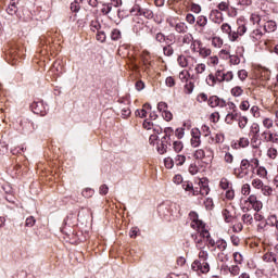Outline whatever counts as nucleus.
<instances>
[{
    "instance_id": "f257e3e1",
    "label": "nucleus",
    "mask_w": 278,
    "mask_h": 278,
    "mask_svg": "<svg viewBox=\"0 0 278 278\" xmlns=\"http://www.w3.org/2000/svg\"><path fill=\"white\" fill-rule=\"evenodd\" d=\"M199 260H195L191 264V269L194 273H202L203 275L210 273V263H207V257H210V253L205 250H201L198 254Z\"/></svg>"
},
{
    "instance_id": "f03ea898",
    "label": "nucleus",
    "mask_w": 278,
    "mask_h": 278,
    "mask_svg": "<svg viewBox=\"0 0 278 278\" xmlns=\"http://www.w3.org/2000/svg\"><path fill=\"white\" fill-rule=\"evenodd\" d=\"M175 210H177V205L168 201L157 207L160 216H164L166 220H170V216H175Z\"/></svg>"
},
{
    "instance_id": "7ed1b4c3",
    "label": "nucleus",
    "mask_w": 278,
    "mask_h": 278,
    "mask_svg": "<svg viewBox=\"0 0 278 278\" xmlns=\"http://www.w3.org/2000/svg\"><path fill=\"white\" fill-rule=\"evenodd\" d=\"M249 168H251V163L249 160L243 159L241 161L240 167L233 169V175H236L237 179H244L247 175H249Z\"/></svg>"
},
{
    "instance_id": "20e7f679",
    "label": "nucleus",
    "mask_w": 278,
    "mask_h": 278,
    "mask_svg": "<svg viewBox=\"0 0 278 278\" xmlns=\"http://www.w3.org/2000/svg\"><path fill=\"white\" fill-rule=\"evenodd\" d=\"M130 12L135 16H144V18H148V21H151V18H153L154 16L153 11H151V9L141 8L138 4H135Z\"/></svg>"
},
{
    "instance_id": "39448f33",
    "label": "nucleus",
    "mask_w": 278,
    "mask_h": 278,
    "mask_svg": "<svg viewBox=\"0 0 278 278\" xmlns=\"http://www.w3.org/2000/svg\"><path fill=\"white\" fill-rule=\"evenodd\" d=\"M195 160H208L212 162L214 159V151L211 148L198 149L193 154Z\"/></svg>"
},
{
    "instance_id": "423d86ee",
    "label": "nucleus",
    "mask_w": 278,
    "mask_h": 278,
    "mask_svg": "<svg viewBox=\"0 0 278 278\" xmlns=\"http://www.w3.org/2000/svg\"><path fill=\"white\" fill-rule=\"evenodd\" d=\"M30 110L34 114H38L39 116H47V105H45L43 101H35L30 104Z\"/></svg>"
},
{
    "instance_id": "0eeeda50",
    "label": "nucleus",
    "mask_w": 278,
    "mask_h": 278,
    "mask_svg": "<svg viewBox=\"0 0 278 278\" xmlns=\"http://www.w3.org/2000/svg\"><path fill=\"white\" fill-rule=\"evenodd\" d=\"M20 127H22V134H31L33 131H36V129H38V126L29 119L21 121Z\"/></svg>"
},
{
    "instance_id": "6e6552de",
    "label": "nucleus",
    "mask_w": 278,
    "mask_h": 278,
    "mask_svg": "<svg viewBox=\"0 0 278 278\" xmlns=\"http://www.w3.org/2000/svg\"><path fill=\"white\" fill-rule=\"evenodd\" d=\"M263 142H270L271 144H278V135L270 130H264L261 134Z\"/></svg>"
},
{
    "instance_id": "1a4fd4ad",
    "label": "nucleus",
    "mask_w": 278,
    "mask_h": 278,
    "mask_svg": "<svg viewBox=\"0 0 278 278\" xmlns=\"http://www.w3.org/2000/svg\"><path fill=\"white\" fill-rule=\"evenodd\" d=\"M191 147L193 149H197L198 147H201V130L199 128H193L191 130Z\"/></svg>"
},
{
    "instance_id": "9d476101",
    "label": "nucleus",
    "mask_w": 278,
    "mask_h": 278,
    "mask_svg": "<svg viewBox=\"0 0 278 278\" xmlns=\"http://www.w3.org/2000/svg\"><path fill=\"white\" fill-rule=\"evenodd\" d=\"M207 80L211 81V84L208 83L210 86H215L217 81L219 84H223V81H225V73L218 70L215 73V76L213 74H210Z\"/></svg>"
},
{
    "instance_id": "9b49d317",
    "label": "nucleus",
    "mask_w": 278,
    "mask_h": 278,
    "mask_svg": "<svg viewBox=\"0 0 278 278\" xmlns=\"http://www.w3.org/2000/svg\"><path fill=\"white\" fill-rule=\"evenodd\" d=\"M210 108H227V101L218 98V96H212L208 98Z\"/></svg>"
},
{
    "instance_id": "f8f14e48",
    "label": "nucleus",
    "mask_w": 278,
    "mask_h": 278,
    "mask_svg": "<svg viewBox=\"0 0 278 278\" xmlns=\"http://www.w3.org/2000/svg\"><path fill=\"white\" fill-rule=\"evenodd\" d=\"M189 218L191 220V227L192 229L201 228L204 227L203 220L199 219V214L194 211H191L189 213Z\"/></svg>"
},
{
    "instance_id": "ddd939ff",
    "label": "nucleus",
    "mask_w": 278,
    "mask_h": 278,
    "mask_svg": "<svg viewBox=\"0 0 278 278\" xmlns=\"http://www.w3.org/2000/svg\"><path fill=\"white\" fill-rule=\"evenodd\" d=\"M210 247H216L220 253H225L227 251V241L225 239H218L215 241L214 239H208Z\"/></svg>"
},
{
    "instance_id": "4468645a",
    "label": "nucleus",
    "mask_w": 278,
    "mask_h": 278,
    "mask_svg": "<svg viewBox=\"0 0 278 278\" xmlns=\"http://www.w3.org/2000/svg\"><path fill=\"white\" fill-rule=\"evenodd\" d=\"M168 146H170V140H168V137L163 136L161 143L157 144V153H160V155H164L168 150Z\"/></svg>"
},
{
    "instance_id": "2eb2a0df",
    "label": "nucleus",
    "mask_w": 278,
    "mask_h": 278,
    "mask_svg": "<svg viewBox=\"0 0 278 278\" xmlns=\"http://www.w3.org/2000/svg\"><path fill=\"white\" fill-rule=\"evenodd\" d=\"M276 252H267L264 254V262H274V264L278 265V244L275 247Z\"/></svg>"
},
{
    "instance_id": "dca6fc26",
    "label": "nucleus",
    "mask_w": 278,
    "mask_h": 278,
    "mask_svg": "<svg viewBox=\"0 0 278 278\" xmlns=\"http://www.w3.org/2000/svg\"><path fill=\"white\" fill-rule=\"evenodd\" d=\"M7 13L10 16H16L17 18H21V14H18V7H16V2L14 0H11L7 8Z\"/></svg>"
},
{
    "instance_id": "f3484780",
    "label": "nucleus",
    "mask_w": 278,
    "mask_h": 278,
    "mask_svg": "<svg viewBox=\"0 0 278 278\" xmlns=\"http://www.w3.org/2000/svg\"><path fill=\"white\" fill-rule=\"evenodd\" d=\"M263 28L266 34H273V31H277V22L273 20L266 21Z\"/></svg>"
},
{
    "instance_id": "a211bd4d",
    "label": "nucleus",
    "mask_w": 278,
    "mask_h": 278,
    "mask_svg": "<svg viewBox=\"0 0 278 278\" xmlns=\"http://www.w3.org/2000/svg\"><path fill=\"white\" fill-rule=\"evenodd\" d=\"M210 18L213 23L220 25V23H223V13H220L218 11H212Z\"/></svg>"
},
{
    "instance_id": "6ab92c4d",
    "label": "nucleus",
    "mask_w": 278,
    "mask_h": 278,
    "mask_svg": "<svg viewBox=\"0 0 278 278\" xmlns=\"http://www.w3.org/2000/svg\"><path fill=\"white\" fill-rule=\"evenodd\" d=\"M195 229H198L200 237L205 238L208 243H210V240H213L212 236L210 235V231L207 229H205V224L203 227L195 228Z\"/></svg>"
},
{
    "instance_id": "aec40b11",
    "label": "nucleus",
    "mask_w": 278,
    "mask_h": 278,
    "mask_svg": "<svg viewBox=\"0 0 278 278\" xmlns=\"http://www.w3.org/2000/svg\"><path fill=\"white\" fill-rule=\"evenodd\" d=\"M240 113H228L225 118L227 125H233V121H238Z\"/></svg>"
},
{
    "instance_id": "412c9836",
    "label": "nucleus",
    "mask_w": 278,
    "mask_h": 278,
    "mask_svg": "<svg viewBox=\"0 0 278 278\" xmlns=\"http://www.w3.org/2000/svg\"><path fill=\"white\" fill-rule=\"evenodd\" d=\"M199 186H200V194L202 197L210 194V186H207V182H203V180H200Z\"/></svg>"
},
{
    "instance_id": "4be33fe9",
    "label": "nucleus",
    "mask_w": 278,
    "mask_h": 278,
    "mask_svg": "<svg viewBox=\"0 0 278 278\" xmlns=\"http://www.w3.org/2000/svg\"><path fill=\"white\" fill-rule=\"evenodd\" d=\"M175 31H177V34H186V31H188V25L184 22H179L175 25Z\"/></svg>"
},
{
    "instance_id": "5701e85b",
    "label": "nucleus",
    "mask_w": 278,
    "mask_h": 278,
    "mask_svg": "<svg viewBox=\"0 0 278 278\" xmlns=\"http://www.w3.org/2000/svg\"><path fill=\"white\" fill-rule=\"evenodd\" d=\"M262 36H264V33H262V29L256 28L254 29L251 34H250V38H252V40H262Z\"/></svg>"
},
{
    "instance_id": "b1692460",
    "label": "nucleus",
    "mask_w": 278,
    "mask_h": 278,
    "mask_svg": "<svg viewBox=\"0 0 278 278\" xmlns=\"http://www.w3.org/2000/svg\"><path fill=\"white\" fill-rule=\"evenodd\" d=\"M123 38V34L121 33V29L115 28L111 31V40L118 41Z\"/></svg>"
},
{
    "instance_id": "393cba45",
    "label": "nucleus",
    "mask_w": 278,
    "mask_h": 278,
    "mask_svg": "<svg viewBox=\"0 0 278 278\" xmlns=\"http://www.w3.org/2000/svg\"><path fill=\"white\" fill-rule=\"evenodd\" d=\"M238 123H239V128L240 129H244V127H247V125H249V117L247 116H242L239 113V117L237 118Z\"/></svg>"
},
{
    "instance_id": "a878e982",
    "label": "nucleus",
    "mask_w": 278,
    "mask_h": 278,
    "mask_svg": "<svg viewBox=\"0 0 278 278\" xmlns=\"http://www.w3.org/2000/svg\"><path fill=\"white\" fill-rule=\"evenodd\" d=\"M250 134L253 135V138H255V140H257V136H260V124L253 123L250 128Z\"/></svg>"
},
{
    "instance_id": "bb28decb",
    "label": "nucleus",
    "mask_w": 278,
    "mask_h": 278,
    "mask_svg": "<svg viewBox=\"0 0 278 278\" xmlns=\"http://www.w3.org/2000/svg\"><path fill=\"white\" fill-rule=\"evenodd\" d=\"M245 149V147H249V138H240L238 143H235V149Z\"/></svg>"
},
{
    "instance_id": "cd10ccee",
    "label": "nucleus",
    "mask_w": 278,
    "mask_h": 278,
    "mask_svg": "<svg viewBox=\"0 0 278 278\" xmlns=\"http://www.w3.org/2000/svg\"><path fill=\"white\" fill-rule=\"evenodd\" d=\"M232 97H242L244 94V89L240 86H236L230 90Z\"/></svg>"
},
{
    "instance_id": "c85d7f7f",
    "label": "nucleus",
    "mask_w": 278,
    "mask_h": 278,
    "mask_svg": "<svg viewBox=\"0 0 278 278\" xmlns=\"http://www.w3.org/2000/svg\"><path fill=\"white\" fill-rule=\"evenodd\" d=\"M198 53L201 58H208V55H212V50L202 46V48L198 50Z\"/></svg>"
},
{
    "instance_id": "c756f323",
    "label": "nucleus",
    "mask_w": 278,
    "mask_h": 278,
    "mask_svg": "<svg viewBox=\"0 0 278 278\" xmlns=\"http://www.w3.org/2000/svg\"><path fill=\"white\" fill-rule=\"evenodd\" d=\"M122 118H129L131 116V109L129 106H124L121 110Z\"/></svg>"
},
{
    "instance_id": "7c9ffc66",
    "label": "nucleus",
    "mask_w": 278,
    "mask_h": 278,
    "mask_svg": "<svg viewBox=\"0 0 278 278\" xmlns=\"http://www.w3.org/2000/svg\"><path fill=\"white\" fill-rule=\"evenodd\" d=\"M173 149H174L175 153H181V151H184V142L174 141L173 142Z\"/></svg>"
},
{
    "instance_id": "2f4dec72",
    "label": "nucleus",
    "mask_w": 278,
    "mask_h": 278,
    "mask_svg": "<svg viewBox=\"0 0 278 278\" xmlns=\"http://www.w3.org/2000/svg\"><path fill=\"white\" fill-rule=\"evenodd\" d=\"M110 12H112V3H103L102 9H101V13L104 16H108V14H110Z\"/></svg>"
},
{
    "instance_id": "473e14b6",
    "label": "nucleus",
    "mask_w": 278,
    "mask_h": 278,
    "mask_svg": "<svg viewBox=\"0 0 278 278\" xmlns=\"http://www.w3.org/2000/svg\"><path fill=\"white\" fill-rule=\"evenodd\" d=\"M189 77H190V72H188V71H186V70H184V71H181V72L179 73V79H180V81H182V84H184V83L187 84Z\"/></svg>"
},
{
    "instance_id": "72a5a7b5",
    "label": "nucleus",
    "mask_w": 278,
    "mask_h": 278,
    "mask_svg": "<svg viewBox=\"0 0 278 278\" xmlns=\"http://www.w3.org/2000/svg\"><path fill=\"white\" fill-rule=\"evenodd\" d=\"M197 25L199 27H205L207 25V17L205 15H200L197 18Z\"/></svg>"
},
{
    "instance_id": "f704fd0d",
    "label": "nucleus",
    "mask_w": 278,
    "mask_h": 278,
    "mask_svg": "<svg viewBox=\"0 0 278 278\" xmlns=\"http://www.w3.org/2000/svg\"><path fill=\"white\" fill-rule=\"evenodd\" d=\"M163 53L167 58H170V55H173V53H175V50L173 49V46L166 45L165 47H163Z\"/></svg>"
},
{
    "instance_id": "c9c22d12",
    "label": "nucleus",
    "mask_w": 278,
    "mask_h": 278,
    "mask_svg": "<svg viewBox=\"0 0 278 278\" xmlns=\"http://www.w3.org/2000/svg\"><path fill=\"white\" fill-rule=\"evenodd\" d=\"M177 62L179 66H181V68H186L188 66V58H186L185 55H179Z\"/></svg>"
},
{
    "instance_id": "e433bc0d",
    "label": "nucleus",
    "mask_w": 278,
    "mask_h": 278,
    "mask_svg": "<svg viewBox=\"0 0 278 278\" xmlns=\"http://www.w3.org/2000/svg\"><path fill=\"white\" fill-rule=\"evenodd\" d=\"M176 40H177V37L175 36V34H169V35L165 36V42H166V45H170V47H173V45H175Z\"/></svg>"
},
{
    "instance_id": "4c0bfd02",
    "label": "nucleus",
    "mask_w": 278,
    "mask_h": 278,
    "mask_svg": "<svg viewBox=\"0 0 278 278\" xmlns=\"http://www.w3.org/2000/svg\"><path fill=\"white\" fill-rule=\"evenodd\" d=\"M90 27H91V30L99 31V29H101V23L99 22V20H92L90 22Z\"/></svg>"
},
{
    "instance_id": "58836bf2",
    "label": "nucleus",
    "mask_w": 278,
    "mask_h": 278,
    "mask_svg": "<svg viewBox=\"0 0 278 278\" xmlns=\"http://www.w3.org/2000/svg\"><path fill=\"white\" fill-rule=\"evenodd\" d=\"M193 40L194 37L192 36V34L188 33L182 37V45H190V42H193Z\"/></svg>"
},
{
    "instance_id": "ea45409f",
    "label": "nucleus",
    "mask_w": 278,
    "mask_h": 278,
    "mask_svg": "<svg viewBox=\"0 0 278 278\" xmlns=\"http://www.w3.org/2000/svg\"><path fill=\"white\" fill-rule=\"evenodd\" d=\"M252 186L257 190H262V188L264 187V182L260 178H255L252 180Z\"/></svg>"
},
{
    "instance_id": "a19ab883",
    "label": "nucleus",
    "mask_w": 278,
    "mask_h": 278,
    "mask_svg": "<svg viewBox=\"0 0 278 278\" xmlns=\"http://www.w3.org/2000/svg\"><path fill=\"white\" fill-rule=\"evenodd\" d=\"M192 239L195 242L197 249L201 251V249H203V239L199 238L197 235H192Z\"/></svg>"
},
{
    "instance_id": "79ce46f5",
    "label": "nucleus",
    "mask_w": 278,
    "mask_h": 278,
    "mask_svg": "<svg viewBox=\"0 0 278 278\" xmlns=\"http://www.w3.org/2000/svg\"><path fill=\"white\" fill-rule=\"evenodd\" d=\"M175 162L177 166H184V164H186V155L178 154L175 157Z\"/></svg>"
},
{
    "instance_id": "37998d69",
    "label": "nucleus",
    "mask_w": 278,
    "mask_h": 278,
    "mask_svg": "<svg viewBox=\"0 0 278 278\" xmlns=\"http://www.w3.org/2000/svg\"><path fill=\"white\" fill-rule=\"evenodd\" d=\"M222 214H223V217L225 219V223H230L231 222L232 216H231V212H229V210H227V208L223 210Z\"/></svg>"
},
{
    "instance_id": "c03bdc74",
    "label": "nucleus",
    "mask_w": 278,
    "mask_h": 278,
    "mask_svg": "<svg viewBox=\"0 0 278 278\" xmlns=\"http://www.w3.org/2000/svg\"><path fill=\"white\" fill-rule=\"evenodd\" d=\"M229 180L227 178H222L219 181V188H222V190H229Z\"/></svg>"
},
{
    "instance_id": "a18cd8bd",
    "label": "nucleus",
    "mask_w": 278,
    "mask_h": 278,
    "mask_svg": "<svg viewBox=\"0 0 278 278\" xmlns=\"http://www.w3.org/2000/svg\"><path fill=\"white\" fill-rule=\"evenodd\" d=\"M242 220L247 225H253V215H251V214H243L242 215Z\"/></svg>"
},
{
    "instance_id": "49530a36",
    "label": "nucleus",
    "mask_w": 278,
    "mask_h": 278,
    "mask_svg": "<svg viewBox=\"0 0 278 278\" xmlns=\"http://www.w3.org/2000/svg\"><path fill=\"white\" fill-rule=\"evenodd\" d=\"M96 38L99 42H105L108 36L105 35V31H103V30L99 31L98 30V34L96 35Z\"/></svg>"
},
{
    "instance_id": "de8ad7c7",
    "label": "nucleus",
    "mask_w": 278,
    "mask_h": 278,
    "mask_svg": "<svg viewBox=\"0 0 278 278\" xmlns=\"http://www.w3.org/2000/svg\"><path fill=\"white\" fill-rule=\"evenodd\" d=\"M251 22L253 23V25H260V23H262V16H260L258 14L253 13L250 17Z\"/></svg>"
},
{
    "instance_id": "09e8293b",
    "label": "nucleus",
    "mask_w": 278,
    "mask_h": 278,
    "mask_svg": "<svg viewBox=\"0 0 278 278\" xmlns=\"http://www.w3.org/2000/svg\"><path fill=\"white\" fill-rule=\"evenodd\" d=\"M81 194L85 199H90V197L94 194V190L86 188L85 190H83Z\"/></svg>"
},
{
    "instance_id": "8fccbe9b",
    "label": "nucleus",
    "mask_w": 278,
    "mask_h": 278,
    "mask_svg": "<svg viewBox=\"0 0 278 278\" xmlns=\"http://www.w3.org/2000/svg\"><path fill=\"white\" fill-rule=\"evenodd\" d=\"M36 225V217L29 216L26 218L25 227H34Z\"/></svg>"
},
{
    "instance_id": "3c124183",
    "label": "nucleus",
    "mask_w": 278,
    "mask_h": 278,
    "mask_svg": "<svg viewBox=\"0 0 278 278\" xmlns=\"http://www.w3.org/2000/svg\"><path fill=\"white\" fill-rule=\"evenodd\" d=\"M263 127H265V129H273V119L268 117L264 118Z\"/></svg>"
},
{
    "instance_id": "603ef678",
    "label": "nucleus",
    "mask_w": 278,
    "mask_h": 278,
    "mask_svg": "<svg viewBox=\"0 0 278 278\" xmlns=\"http://www.w3.org/2000/svg\"><path fill=\"white\" fill-rule=\"evenodd\" d=\"M220 29L224 34L231 36V26L229 24H227V23L223 24Z\"/></svg>"
},
{
    "instance_id": "864d4df0",
    "label": "nucleus",
    "mask_w": 278,
    "mask_h": 278,
    "mask_svg": "<svg viewBox=\"0 0 278 278\" xmlns=\"http://www.w3.org/2000/svg\"><path fill=\"white\" fill-rule=\"evenodd\" d=\"M162 117L164 118V121H166L167 123L173 121V113H170V111H163L162 113Z\"/></svg>"
},
{
    "instance_id": "5fc2aeb1",
    "label": "nucleus",
    "mask_w": 278,
    "mask_h": 278,
    "mask_svg": "<svg viewBox=\"0 0 278 278\" xmlns=\"http://www.w3.org/2000/svg\"><path fill=\"white\" fill-rule=\"evenodd\" d=\"M228 270L230 275H240V267L238 265H232L231 267H228Z\"/></svg>"
},
{
    "instance_id": "6e6d98bb",
    "label": "nucleus",
    "mask_w": 278,
    "mask_h": 278,
    "mask_svg": "<svg viewBox=\"0 0 278 278\" xmlns=\"http://www.w3.org/2000/svg\"><path fill=\"white\" fill-rule=\"evenodd\" d=\"M154 38L156 42H166V35H164L163 33H157Z\"/></svg>"
},
{
    "instance_id": "4d7b16f0",
    "label": "nucleus",
    "mask_w": 278,
    "mask_h": 278,
    "mask_svg": "<svg viewBox=\"0 0 278 278\" xmlns=\"http://www.w3.org/2000/svg\"><path fill=\"white\" fill-rule=\"evenodd\" d=\"M157 110L162 113L168 110V104L166 102H159Z\"/></svg>"
},
{
    "instance_id": "13d9d810",
    "label": "nucleus",
    "mask_w": 278,
    "mask_h": 278,
    "mask_svg": "<svg viewBox=\"0 0 278 278\" xmlns=\"http://www.w3.org/2000/svg\"><path fill=\"white\" fill-rule=\"evenodd\" d=\"M238 77L241 81H244V79H247V77H249V73L247 72V70H240L238 72Z\"/></svg>"
},
{
    "instance_id": "bf43d9fd",
    "label": "nucleus",
    "mask_w": 278,
    "mask_h": 278,
    "mask_svg": "<svg viewBox=\"0 0 278 278\" xmlns=\"http://www.w3.org/2000/svg\"><path fill=\"white\" fill-rule=\"evenodd\" d=\"M261 190L265 197H270V194H273V189L268 186H263Z\"/></svg>"
},
{
    "instance_id": "052dcab7",
    "label": "nucleus",
    "mask_w": 278,
    "mask_h": 278,
    "mask_svg": "<svg viewBox=\"0 0 278 278\" xmlns=\"http://www.w3.org/2000/svg\"><path fill=\"white\" fill-rule=\"evenodd\" d=\"M164 136L168 138V140H170V137L175 135V130L170 127H166L164 129Z\"/></svg>"
},
{
    "instance_id": "680f3d73",
    "label": "nucleus",
    "mask_w": 278,
    "mask_h": 278,
    "mask_svg": "<svg viewBox=\"0 0 278 278\" xmlns=\"http://www.w3.org/2000/svg\"><path fill=\"white\" fill-rule=\"evenodd\" d=\"M204 205L206 210H212L214 207V200H212V198H207L204 201Z\"/></svg>"
},
{
    "instance_id": "e2e57ef3",
    "label": "nucleus",
    "mask_w": 278,
    "mask_h": 278,
    "mask_svg": "<svg viewBox=\"0 0 278 278\" xmlns=\"http://www.w3.org/2000/svg\"><path fill=\"white\" fill-rule=\"evenodd\" d=\"M195 73L198 75H201V74L205 73V64H203V63L198 64L195 66Z\"/></svg>"
},
{
    "instance_id": "0e129e2a",
    "label": "nucleus",
    "mask_w": 278,
    "mask_h": 278,
    "mask_svg": "<svg viewBox=\"0 0 278 278\" xmlns=\"http://www.w3.org/2000/svg\"><path fill=\"white\" fill-rule=\"evenodd\" d=\"M164 164L167 168H173V166H175V161L172 157H166Z\"/></svg>"
},
{
    "instance_id": "69168bd1",
    "label": "nucleus",
    "mask_w": 278,
    "mask_h": 278,
    "mask_svg": "<svg viewBox=\"0 0 278 278\" xmlns=\"http://www.w3.org/2000/svg\"><path fill=\"white\" fill-rule=\"evenodd\" d=\"M267 155L268 157H270L271 160H275V157H277V149L275 148H269L267 151Z\"/></svg>"
},
{
    "instance_id": "338daca9",
    "label": "nucleus",
    "mask_w": 278,
    "mask_h": 278,
    "mask_svg": "<svg viewBox=\"0 0 278 278\" xmlns=\"http://www.w3.org/2000/svg\"><path fill=\"white\" fill-rule=\"evenodd\" d=\"M182 188L186 190V192H192L194 186L192 182H182Z\"/></svg>"
},
{
    "instance_id": "774afa93",
    "label": "nucleus",
    "mask_w": 278,
    "mask_h": 278,
    "mask_svg": "<svg viewBox=\"0 0 278 278\" xmlns=\"http://www.w3.org/2000/svg\"><path fill=\"white\" fill-rule=\"evenodd\" d=\"M210 66H216L218 64V56H210L207 60Z\"/></svg>"
}]
</instances>
